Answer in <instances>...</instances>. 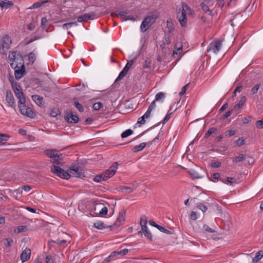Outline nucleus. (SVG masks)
<instances>
[{
    "instance_id": "nucleus-6",
    "label": "nucleus",
    "mask_w": 263,
    "mask_h": 263,
    "mask_svg": "<svg viewBox=\"0 0 263 263\" xmlns=\"http://www.w3.org/2000/svg\"><path fill=\"white\" fill-rule=\"evenodd\" d=\"M18 107L21 112L30 118H34L35 116V112L33 111L31 108L27 107L25 105V103H20L18 104Z\"/></svg>"
},
{
    "instance_id": "nucleus-31",
    "label": "nucleus",
    "mask_w": 263,
    "mask_h": 263,
    "mask_svg": "<svg viewBox=\"0 0 263 263\" xmlns=\"http://www.w3.org/2000/svg\"><path fill=\"white\" fill-rule=\"evenodd\" d=\"M150 116L151 115H149L148 114V112H145V114L142 117H140L138 119V123L141 124H144L145 122V119H148L150 117Z\"/></svg>"
},
{
    "instance_id": "nucleus-42",
    "label": "nucleus",
    "mask_w": 263,
    "mask_h": 263,
    "mask_svg": "<svg viewBox=\"0 0 263 263\" xmlns=\"http://www.w3.org/2000/svg\"><path fill=\"white\" fill-rule=\"evenodd\" d=\"M102 205L100 204H96L95 205L93 208V214L91 213V215L93 216H97L98 215H96V212H99V210H100V208H101ZM92 212V211L91 212Z\"/></svg>"
},
{
    "instance_id": "nucleus-38",
    "label": "nucleus",
    "mask_w": 263,
    "mask_h": 263,
    "mask_svg": "<svg viewBox=\"0 0 263 263\" xmlns=\"http://www.w3.org/2000/svg\"><path fill=\"white\" fill-rule=\"evenodd\" d=\"M156 101L154 100L152 102L150 105L148 106V108L146 111V112H148V114L151 115V112L153 110H154L156 107Z\"/></svg>"
},
{
    "instance_id": "nucleus-48",
    "label": "nucleus",
    "mask_w": 263,
    "mask_h": 263,
    "mask_svg": "<svg viewBox=\"0 0 263 263\" xmlns=\"http://www.w3.org/2000/svg\"><path fill=\"white\" fill-rule=\"evenodd\" d=\"M256 126L258 128H263V118L261 120L256 121Z\"/></svg>"
},
{
    "instance_id": "nucleus-39",
    "label": "nucleus",
    "mask_w": 263,
    "mask_h": 263,
    "mask_svg": "<svg viewBox=\"0 0 263 263\" xmlns=\"http://www.w3.org/2000/svg\"><path fill=\"white\" fill-rule=\"evenodd\" d=\"M48 1H44V2H37L34 3L30 7V9H35L38 8L42 6L44 4L47 3Z\"/></svg>"
},
{
    "instance_id": "nucleus-15",
    "label": "nucleus",
    "mask_w": 263,
    "mask_h": 263,
    "mask_svg": "<svg viewBox=\"0 0 263 263\" xmlns=\"http://www.w3.org/2000/svg\"><path fill=\"white\" fill-rule=\"evenodd\" d=\"M125 212H121L119 213V215L114 223V226L118 227L122 225L125 221Z\"/></svg>"
},
{
    "instance_id": "nucleus-41",
    "label": "nucleus",
    "mask_w": 263,
    "mask_h": 263,
    "mask_svg": "<svg viewBox=\"0 0 263 263\" xmlns=\"http://www.w3.org/2000/svg\"><path fill=\"white\" fill-rule=\"evenodd\" d=\"M133 134V130L130 129H128L123 132L121 134V137L122 138H126Z\"/></svg>"
},
{
    "instance_id": "nucleus-11",
    "label": "nucleus",
    "mask_w": 263,
    "mask_h": 263,
    "mask_svg": "<svg viewBox=\"0 0 263 263\" xmlns=\"http://www.w3.org/2000/svg\"><path fill=\"white\" fill-rule=\"evenodd\" d=\"M20 66H18V64H17V68H14L15 77L17 80L20 79L25 73V68L23 63L20 64Z\"/></svg>"
},
{
    "instance_id": "nucleus-59",
    "label": "nucleus",
    "mask_w": 263,
    "mask_h": 263,
    "mask_svg": "<svg viewBox=\"0 0 263 263\" xmlns=\"http://www.w3.org/2000/svg\"><path fill=\"white\" fill-rule=\"evenodd\" d=\"M245 160L247 161V162L248 164H251L254 161V159L250 157H246V159Z\"/></svg>"
},
{
    "instance_id": "nucleus-43",
    "label": "nucleus",
    "mask_w": 263,
    "mask_h": 263,
    "mask_svg": "<svg viewBox=\"0 0 263 263\" xmlns=\"http://www.w3.org/2000/svg\"><path fill=\"white\" fill-rule=\"evenodd\" d=\"M235 143L237 146H240L245 144V139L243 137L239 138L235 142Z\"/></svg>"
},
{
    "instance_id": "nucleus-62",
    "label": "nucleus",
    "mask_w": 263,
    "mask_h": 263,
    "mask_svg": "<svg viewBox=\"0 0 263 263\" xmlns=\"http://www.w3.org/2000/svg\"><path fill=\"white\" fill-rule=\"evenodd\" d=\"M190 218L193 220L197 219V217L196 212L193 211L191 212L190 215Z\"/></svg>"
},
{
    "instance_id": "nucleus-8",
    "label": "nucleus",
    "mask_w": 263,
    "mask_h": 263,
    "mask_svg": "<svg viewBox=\"0 0 263 263\" xmlns=\"http://www.w3.org/2000/svg\"><path fill=\"white\" fill-rule=\"evenodd\" d=\"M119 164L117 162H114L112 165L109 167L108 169L106 170L105 172L102 173L104 178L107 180L112 176H113L118 168Z\"/></svg>"
},
{
    "instance_id": "nucleus-45",
    "label": "nucleus",
    "mask_w": 263,
    "mask_h": 263,
    "mask_svg": "<svg viewBox=\"0 0 263 263\" xmlns=\"http://www.w3.org/2000/svg\"><path fill=\"white\" fill-rule=\"evenodd\" d=\"M26 229V227L25 226H18L15 229L14 232L16 234H18V233L23 232Z\"/></svg>"
},
{
    "instance_id": "nucleus-13",
    "label": "nucleus",
    "mask_w": 263,
    "mask_h": 263,
    "mask_svg": "<svg viewBox=\"0 0 263 263\" xmlns=\"http://www.w3.org/2000/svg\"><path fill=\"white\" fill-rule=\"evenodd\" d=\"M14 93L16 96L19 99V103H25L26 99L23 95V93L22 91L21 88L20 86L16 87L14 90Z\"/></svg>"
},
{
    "instance_id": "nucleus-56",
    "label": "nucleus",
    "mask_w": 263,
    "mask_h": 263,
    "mask_svg": "<svg viewBox=\"0 0 263 263\" xmlns=\"http://www.w3.org/2000/svg\"><path fill=\"white\" fill-rule=\"evenodd\" d=\"M203 228L205 231H206L208 232L213 233L214 232V231L213 229H212L211 228H210L207 225H204L203 227Z\"/></svg>"
},
{
    "instance_id": "nucleus-20",
    "label": "nucleus",
    "mask_w": 263,
    "mask_h": 263,
    "mask_svg": "<svg viewBox=\"0 0 263 263\" xmlns=\"http://www.w3.org/2000/svg\"><path fill=\"white\" fill-rule=\"evenodd\" d=\"M166 28L170 33H172L174 31L175 27L174 23L171 19L167 20L166 21Z\"/></svg>"
},
{
    "instance_id": "nucleus-61",
    "label": "nucleus",
    "mask_w": 263,
    "mask_h": 263,
    "mask_svg": "<svg viewBox=\"0 0 263 263\" xmlns=\"http://www.w3.org/2000/svg\"><path fill=\"white\" fill-rule=\"evenodd\" d=\"M188 85H189V84H187L182 87L181 91L179 92L180 96H182L185 93V92L186 90V88L187 87Z\"/></svg>"
},
{
    "instance_id": "nucleus-14",
    "label": "nucleus",
    "mask_w": 263,
    "mask_h": 263,
    "mask_svg": "<svg viewBox=\"0 0 263 263\" xmlns=\"http://www.w3.org/2000/svg\"><path fill=\"white\" fill-rule=\"evenodd\" d=\"M30 255L31 250L26 248L21 254V260L23 262H26L30 259Z\"/></svg>"
},
{
    "instance_id": "nucleus-22",
    "label": "nucleus",
    "mask_w": 263,
    "mask_h": 263,
    "mask_svg": "<svg viewBox=\"0 0 263 263\" xmlns=\"http://www.w3.org/2000/svg\"><path fill=\"white\" fill-rule=\"evenodd\" d=\"M147 143L146 142H143L140 143L139 145H136L133 148V151L135 153L138 152L142 150L146 145Z\"/></svg>"
},
{
    "instance_id": "nucleus-17",
    "label": "nucleus",
    "mask_w": 263,
    "mask_h": 263,
    "mask_svg": "<svg viewBox=\"0 0 263 263\" xmlns=\"http://www.w3.org/2000/svg\"><path fill=\"white\" fill-rule=\"evenodd\" d=\"M62 235L63 237V239H57L54 240V242L60 245L65 244L68 241L67 238H69V237L67 234L64 233H62Z\"/></svg>"
},
{
    "instance_id": "nucleus-53",
    "label": "nucleus",
    "mask_w": 263,
    "mask_h": 263,
    "mask_svg": "<svg viewBox=\"0 0 263 263\" xmlns=\"http://www.w3.org/2000/svg\"><path fill=\"white\" fill-rule=\"evenodd\" d=\"M197 208L201 210L203 213L206 212L208 210L207 207L205 205L201 203L198 204Z\"/></svg>"
},
{
    "instance_id": "nucleus-64",
    "label": "nucleus",
    "mask_w": 263,
    "mask_h": 263,
    "mask_svg": "<svg viewBox=\"0 0 263 263\" xmlns=\"http://www.w3.org/2000/svg\"><path fill=\"white\" fill-rule=\"evenodd\" d=\"M212 166L214 168L219 167L221 165V163L219 162H214L212 163Z\"/></svg>"
},
{
    "instance_id": "nucleus-19",
    "label": "nucleus",
    "mask_w": 263,
    "mask_h": 263,
    "mask_svg": "<svg viewBox=\"0 0 263 263\" xmlns=\"http://www.w3.org/2000/svg\"><path fill=\"white\" fill-rule=\"evenodd\" d=\"M6 101L9 104H13L14 102V99L12 93L10 90L6 91Z\"/></svg>"
},
{
    "instance_id": "nucleus-25",
    "label": "nucleus",
    "mask_w": 263,
    "mask_h": 263,
    "mask_svg": "<svg viewBox=\"0 0 263 263\" xmlns=\"http://www.w3.org/2000/svg\"><path fill=\"white\" fill-rule=\"evenodd\" d=\"M263 257V251H259L257 252L255 256L253 258V261L254 262H257L261 259Z\"/></svg>"
},
{
    "instance_id": "nucleus-57",
    "label": "nucleus",
    "mask_w": 263,
    "mask_h": 263,
    "mask_svg": "<svg viewBox=\"0 0 263 263\" xmlns=\"http://www.w3.org/2000/svg\"><path fill=\"white\" fill-rule=\"evenodd\" d=\"M32 187L29 185H25L23 186L21 189L24 190L25 192L27 193L31 190Z\"/></svg>"
},
{
    "instance_id": "nucleus-55",
    "label": "nucleus",
    "mask_w": 263,
    "mask_h": 263,
    "mask_svg": "<svg viewBox=\"0 0 263 263\" xmlns=\"http://www.w3.org/2000/svg\"><path fill=\"white\" fill-rule=\"evenodd\" d=\"M128 249H124L119 251H117V253H118V255H125L128 253Z\"/></svg>"
},
{
    "instance_id": "nucleus-36",
    "label": "nucleus",
    "mask_w": 263,
    "mask_h": 263,
    "mask_svg": "<svg viewBox=\"0 0 263 263\" xmlns=\"http://www.w3.org/2000/svg\"><path fill=\"white\" fill-rule=\"evenodd\" d=\"M93 180L95 182H101L102 181L106 180V179L104 178V176L102 173L99 175L96 176L93 178Z\"/></svg>"
},
{
    "instance_id": "nucleus-49",
    "label": "nucleus",
    "mask_w": 263,
    "mask_h": 263,
    "mask_svg": "<svg viewBox=\"0 0 263 263\" xmlns=\"http://www.w3.org/2000/svg\"><path fill=\"white\" fill-rule=\"evenodd\" d=\"M75 107L78 109V110L80 112H82L83 111V106L78 102H74Z\"/></svg>"
},
{
    "instance_id": "nucleus-3",
    "label": "nucleus",
    "mask_w": 263,
    "mask_h": 263,
    "mask_svg": "<svg viewBox=\"0 0 263 263\" xmlns=\"http://www.w3.org/2000/svg\"><path fill=\"white\" fill-rule=\"evenodd\" d=\"M158 16L156 14H152L146 16L140 26V30L141 32H145L155 23Z\"/></svg>"
},
{
    "instance_id": "nucleus-37",
    "label": "nucleus",
    "mask_w": 263,
    "mask_h": 263,
    "mask_svg": "<svg viewBox=\"0 0 263 263\" xmlns=\"http://www.w3.org/2000/svg\"><path fill=\"white\" fill-rule=\"evenodd\" d=\"M141 230L143 232L145 236H146L147 238H148L150 240L152 239V235L151 232L149 231L147 227H146L145 229L144 228H142Z\"/></svg>"
},
{
    "instance_id": "nucleus-26",
    "label": "nucleus",
    "mask_w": 263,
    "mask_h": 263,
    "mask_svg": "<svg viewBox=\"0 0 263 263\" xmlns=\"http://www.w3.org/2000/svg\"><path fill=\"white\" fill-rule=\"evenodd\" d=\"M165 98V94L162 92H159L156 93L155 99L156 101L163 102Z\"/></svg>"
},
{
    "instance_id": "nucleus-32",
    "label": "nucleus",
    "mask_w": 263,
    "mask_h": 263,
    "mask_svg": "<svg viewBox=\"0 0 263 263\" xmlns=\"http://www.w3.org/2000/svg\"><path fill=\"white\" fill-rule=\"evenodd\" d=\"M9 137L6 134H0V145L4 144L8 140Z\"/></svg>"
},
{
    "instance_id": "nucleus-52",
    "label": "nucleus",
    "mask_w": 263,
    "mask_h": 263,
    "mask_svg": "<svg viewBox=\"0 0 263 263\" xmlns=\"http://www.w3.org/2000/svg\"><path fill=\"white\" fill-rule=\"evenodd\" d=\"M151 66V61L148 59H147L145 60V63L143 66L144 68H149Z\"/></svg>"
},
{
    "instance_id": "nucleus-18",
    "label": "nucleus",
    "mask_w": 263,
    "mask_h": 263,
    "mask_svg": "<svg viewBox=\"0 0 263 263\" xmlns=\"http://www.w3.org/2000/svg\"><path fill=\"white\" fill-rule=\"evenodd\" d=\"M182 52V46L180 45L178 46V45H176L175 47V50L173 51V56L174 58H176V56L178 57L181 55Z\"/></svg>"
},
{
    "instance_id": "nucleus-27",
    "label": "nucleus",
    "mask_w": 263,
    "mask_h": 263,
    "mask_svg": "<svg viewBox=\"0 0 263 263\" xmlns=\"http://www.w3.org/2000/svg\"><path fill=\"white\" fill-rule=\"evenodd\" d=\"M27 58L30 63L32 65L36 60V54L33 52H30L27 55Z\"/></svg>"
},
{
    "instance_id": "nucleus-44",
    "label": "nucleus",
    "mask_w": 263,
    "mask_h": 263,
    "mask_svg": "<svg viewBox=\"0 0 263 263\" xmlns=\"http://www.w3.org/2000/svg\"><path fill=\"white\" fill-rule=\"evenodd\" d=\"M133 63H134L133 60H130V61L126 63L125 67H124V68L123 69V70L127 73L128 71L129 70V68H130L132 65L133 64Z\"/></svg>"
},
{
    "instance_id": "nucleus-9",
    "label": "nucleus",
    "mask_w": 263,
    "mask_h": 263,
    "mask_svg": "<svg viewBox=\"0 0 263 263\" xmlns=\"http://www.w3.org/2000/svg\"><path fill=\"white\" fill-rule=\"evenodd\" d=\"M98 16L93 12L85 13L82 15L77 17V23H82L87 22L88 20H92L97 18Z\"/></svg>"
},
{
    "instance_id": "nucleus-58",
    "label": "nucleus",
    "mask_w": 263,
    "mask_h": 263,
    "mask_svg": "<svg viewBox=\"0 0 263 263\" xmlns=\"http://www.w3.org/2000/svg\"><path fill=\"white\" fill-rule=\"evenodd\" d=\"M13 241L12 239H7L5 242V245L7 247H10L11 246Z\"/></svg>"
},
{
    "instance_id": "nucleus-30",
    "label": "nucleus",
    "mask_w": 263,
    "mask_h": 263,
    "mask_svg": "<svg viewBox=\"0 0 263 263\" xmlns=\"http://www.w3.org/2000/svg\"><path fill=\"white\" fill-rule=\"evenodd\" d=\"M13 195L16 199H20L22 197V190L20 187L13 191Z\"/></svg>"
},
{
    "instance_id": "nucleus-40",
    "label": "nucleus",
    "mask_w": 263,
    "mask_h": 263,
    "mask_svg": "<svg viewBox=\"0 0 263 263\" xmlns=\"http://www.w3.org/2000/svg\"><path fill=\"white\" fill-rule=\"evenodd\" d=\"M93 226L95 228L100 230L105 228L104 223L101 221H97L95 222Z\"/></svg>"
},
{
    "instance_id": "nucleus-47",
    "label": "nucleus",
    "mask_w": 263,
    "mask_h": 263,
    "mask_svg": "<svg viewBox=\"0 0 263 263\" xmlns=\"http://www.w3.org/2000/svg\"><path fill=\"white\" fill-rule=\"evenodd\" d=\"M103 106V104L101 102H97L93 104V108L96 110H99Z\"/></svg>"
},
{
    "instance_id": "nucleus-34",
    "label": "nucleus",
    "mask_w": 263,
    "mask_h": 263,
    "mask_svg": "<svg viewBox=\"0 0 263 263\" xmlns=\"http://www.w3.org/2000/svg\"><path fill=\"white\" fill-rule=\"evenodd\" d=\"M73 25L77 26L78 25L77 22H70V23L64 24L62 26V27L64 30H67L69 28H71Z\"/></svg>"
},
{
    "instance_id": "nucleus-1",
    "label": "nucleus",
    "mask_w": 263,
    "mask_h": 263,
    "mask_svg": "<svg viewBox=\"0 0 263 263\" xmlns=\"http://www.w3.org/2000/svg\"><path fill=\"white\" fill-rule=\"evenodd\" d=\"M51 171L58 176L67 180L69 179L71 176L78 178L84 176L83 170L79 168H70L66 171L58 166L53 165L51 167Z\"/></svg>"
},
{
    "instance_id": "nucleus-33",
    "label": "nucleus",
    "mask_w": 263,
    "mask_h": 263,
    "mask_svg": "<svg viewBox=\"0 0 263 263\" xmlns=\"http://www.w3.org/2000/svg\"><path fill=\"white\" fill-rule=\"evenodd\" d=\"M108 212V209L106 206H103L102 205L101 208H100V210H99V212H96L97 215H106L107 214Z\"/></svg>"
},
{
    "instance_id": "nucleus-10",
    "label": "nucleus",
    "mask_w": 263,
    "mask_h": 263,
    "mask_svg": "<svg viewBox=\"0 0 263 263\" xmlns=\"http://www.w3.org/2000/svg\"><path fill=\"white\" fill-rule=\"evenodd\" d=\"M222 41L212 43L208 47V51H212L214 53H217L221 49Z\"/></svg>"
},
{
    "instance_id": "nucleus-50",
    "label": "nucleus",
    "mask_w": 263,
    "mask_h": 263,
    "mask_svg": "<svg viewBox=\"0 0 263 263\" xmlns=\"http://www.w3.org/2000/svg\"><path fill=\"white\" fill-rule=\"evenodd\" d=\"M117 255H118V253H117V251L111 253L110 254V255L106 258V260L107 261H110V260L112 259V258L116 257Z\"/></svg>"
},
{
    "instance_id": "nucleus-4",
    "label": "nucleus",
    "mask_w": 263,
    "mask_h": 263,
    "mask_svg": "<svg viewBox=\"0 0 263 263\" xmlns=\"http://www.w3.org/2000/svg\"><path fill=\"white\" fill-rule=\"evenodd\" d=\"M23 60L16 52H10L9 54V62L12 68H17V64H21Z\"/></svg>"
},
{
    "instance_id": "nucleus-16",
    "label": "nucleus",
    "mask_w": 263,
    "mask_h": 263,
    "mask_svg": "<svg viewBox=\"0 0 263 263\" xmlns=\"http://www.w3.org/2000/svg\"><path fill=\"white\" fill-rule=\"evenodd\" d=\"M32 99L35 102V103L39 106H41L44 103L43 98L39 95H32Z\"/></svg>"
},
{
    "instance_id": "nucleus-35",
    "label": "nucleus",
    "mask_w": 263,
    "mask_h": 263,
    "mask_svg": "<svg viewBox=\"0 0 263 263\" xmlns=\"http://www.w3.org/2000/svg\"><path fill=\"white\" fill-rule=\"evenodd\" d=\"M206 3H205L204 2H202L200 4V7L201 8V9H202V10L205 12V13H208V12H210V8L209 7V6H208V4L210 2H209L208 3L205 2Z\"/></svg>"
},
{
    "instance_id": "nucleus-46",
    "label": "nucleus",
    "mask_w": 263,
    "mask_h": 263,
    "mask_svg": "<svg viewBox=\"0 0 263 263\" xmlns=\"http://www.w3.org/2000/svg\"><path fill=\"white\" fill-rule=\"evenodd\" d=\"M260 87V84H256L251 89V95H254L256 94L257 92Z\"/></svg>"
},
{
    "instance_id": "nucleus-28",
    "label": "nucleus",
    "mask_w": 263,
    "mask_h": 263,
    "mask_svg": "<svg viewBox=\"0 0 263 263\" xmlns=\"http://www.w3.org/2000/svg\"><path fill=\"white\" fill-rule=\"evenodd\" d=\"M13 5V3L11 1H0V6L2 8H8Z\"/></svg>"
},
{
    "instance_id": "nucleus-51",
    "label": "nucleus",
    "mask_w": 263,
    "mask_h": 263,
    "mask_svg": "<svg viewBox=\"0 0 263 263\" xmlns=\"http://www.w3.org/2000/svg\"><path fill=\"white\" fill-rule=\"evenodd\" d=\"M126 74L127 72L122 69V70L120 72L119 76L116 79V81L121 79L122 78L125 77Z\"/></svg>"
},
{
    "instance_id": "nucleus-5",
    "label": "nucleus",
    "mask_w": 263,
    "mask_h": 263,
    "mask_svg": "<svg viewBox=\"0 0 263 263\" xmlns=\"http://www.w3.org/2000/svg\"><path fill=\"white\" fill-rule=\"evenodd\" d=\"M11 44L10 38L7 35H4L0 41V52L5 54L10 48Z\"/></svg>"
},
{
    "instance_id": "nucleus-24",
    "label": "nucleus",
    "mask_w": 263,
    "mask_h": 263,
    "mask_svg": "<svg viewBox=\"0 0 263 263\" xmlns=\"http://www.w3.org/2000/svg\"><path fill=\"white\" fill-rule=\"evenodd\" d=\"M246 101V97L245 96L242 97L241 98L240 100L239 101V103L236 104L234 106V109L235 110H237V109H238L239 108H240V107H241L243 105Z\"/></svg>"
},
{
    "instance_id": "nucleus-12",
    "label": "nucleus",
    "mask_w": 263,
    "mask_h": 263,
    "mask_svg": "<svg viewBox=\"0 0 263 263\" xmlns=\"http://www.w3.org/2000/svg\"><path fill=\"white\" fill-rule=\"evenodd\" d=\"M65 119L68 122L70 123H77L79 121L78 116L71 111L68 112L65 115Z\"/></svg>"
},
{
    "instance_id": "nucleus-54",
    "label": "nucleus",
    "mask_w": 263,
    "mask_h": 263,
    "mask_svg": "<svg viewBox=\"0 0 263 263\" xmlns=\"http://www.w3.org/2000/svg\"><path fill=\"white\" fill-rule=\"evenodd\" d=\"M216 129L214 128L209 129L205 134V137H209L212 133L215 132Z\"/></svg>"
},
{
    "instance_id": "nucleus-29",
    "label": "nucleus",
    "mask_w": 263,
    "mask_h": 263,
    "mask_svg": "<svg viewBox=\"0 0 263 263\" xmlns=\"http://www.w3.org/2000/svg\"><path fill=\"white\" fill-rule=\"evenodd\" d=\"M135 189V187H132L130 186H122L120 187V191L122 193H130Z\"/></svg>"
},
{
    "instance_id": "nucleus-63",
    "label": "nucleus",
    "mask_w": 263,
    "mask_h": 263,
    "mask_svg": "<svg viewBox=\"0 0 263 263\" xmlns=\"http://www.w3.org/2000/svg\"><path fill=\"white\" fill-rule=\"evenodd\" d=\"M217 2V5L219 7L222 8L224 4V2L223 0H216Z\"/></svg>"
},
{
    "instance_id": "nucleus-21",
    "label": "nucleus",
    "mask_w": 263,
    "mask_h": 263,
    "mask_svg": "<svg viewBox=\"0 0 263 263\" xmlns=\"http://www.w3.org/2000/svg\"><path fill=\"white\" fill-rule=\"evenodd\" d=\"M246 159V156L243 154H240L238 156L234 157L232 159L234 163H238Z\"/></svg>"
},
{
    "instance_id": "nucleus-2",
    "label": "nucleus",
    "mask_w": 263,
    "mask_h": 263,
    "mask_svg": "<svg viewBox=\"0 0 263 263\" xmlns=\"http://www.w3.org/2000/svg\"><path fill=\"white\" fill-rule=\"evenodd\" d=\"M192 13L191 9L185 3H182L179 11L177 13V17L182 27H184L187 23V15Z\"/></svg>"
},
{
    "instance_id": "nucleus-60",
    "label": "nucleus",
    "mask_w": 263,
    "mask_h": 263,
    "mask_svg": "<svg viewBox=\"0 0 263 263\" xmlns=\"http://www.w3.org/2000/svg\"><path fill=\"white\" fill-rule=\"evenodd\" d=\"M156 228H157L161 232H165V233H168V230H167L164 227H162L161 226H159L158 224L157 226V227Z\"/></svg>"
},
{
    "instance_id": "nucleus-7",
    "label": "nucleus",
    "mask_w": 263,
    "mask_h": 263,
    "mask_svg": "<svg viewBox=\"0 0 263 263\" xmlns=\"http://www.w3.org/2000/svg\"><path fill=\"white\" fill-rule=\"evenodd\" d=\"M45 153L51 159V161L53 163L57 162L62 158V154L54 149L46 150L45 151Z\"/></svg>"
},
{
    "instance_id": "nucleus-23",
    "label": "nucleus",
    "mask_w": 263,
    "mask_h": 263,
    "mask_svg": "<svg viewBox=\"0 0 263 263\" xmlns=\"http://www.w3.org/2000/svg\"><path fill=\"white\" fill-rule=\"evenodd\" d=\"M147 217L143 215L140 218V224L142 228L146 229L147 227Z\"/></svg>"
}]
</instances>
